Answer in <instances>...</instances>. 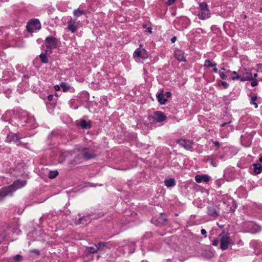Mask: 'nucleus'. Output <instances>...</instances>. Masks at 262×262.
<instances>
[{"label":"nucleus","instance_id":"26","mask_svg":"<svg viewBox=\"0 0 262 262\" xmlns=\"http://www.w3.org/2000/svg\"><path fill=\"white\" fill-rule=\"evenodd\" d=\"M95 246L96 247V248L94 247H89L87 248L88 251H89V253H96L99 250L98 245H95Z\"/></svg>","mask_w":262,"mask_h":262},{"label":"nucleus","instance_id":"47","mask_svg":"<svg viewBox=\"0 0 262 262\" xmlns=\"http://www.w3.org/2000/svg\"><path fill=\"white\" fill-rule=\"evenodd\" d=\"M53 98V95H49L48 96V100H49V101H51V100H52Z\"/></svg>","mask_w":262,"mask_h":262},{"label":"nucleus","instance_id":"21","mask_svg":"<svg viewBox=\"0 0 262 262\" xmlns=\"http://www.w3.org/2000/svg\"><path fill=\"white\" fill-rule=\"evenodd\" d=\"M29 25L34 27V29L38 30L41 27L40 23L39 20L36 18L31 19L29 21Z\"/></svg>","mask_w":262,"mask_h":262},{"label":"nucleus","instance_id":"20","mask_svg":"<svg viewBox=\"0 0 262 262\" xmlns=\"http://www.w3.org/2000/svg\"><path fill=\"white\" fill-rule=\"evenodd\" d=\"M97 245L99 250L102 249L104 247L110 249L113 246V244L111 242H99L98 243Z\"/></svg>","mask_w":262,"mask_h":262},{"label":"nucleus","instance_id":"2","mask_svg":"<svg viewBox=\"0 0 262 262\" xmlns=\"http://www.w3.org/2000/svg\"><path fill=\"white\" fill-rule=\"evenodd\" d=\"M167 116L161 111H156L149 115L147 119L151 124L161 123L167 120Z\"/></svg>","mask_w":262,"mask_h":262},{"label":"nucleus","instance_id":"8","mask_svg":"<svg viewBox=\"0 0 262 262\" xmlns=\"http://www.w3.org/2000/svg\"><path fill=\"white\" fill-rule=\"evenodd\" d=\"M177 143L187 150L191 151H193V145L194 143L192 140L181 138L177 140Z\"/></svg>","mask_w":262,"mask_h":262},{"label":"nucleus","instance_id":"15","mask_svg":"<svg viewBox=\"0 0 262 262\" xmlns=\"http://www.w3.org/2000/svg\"><path fill=\"white\" fill-rule=\"evenodd\" d=\"M210 179V177L207 174H197L195 177V181L200 183L202 182L207 183Z\"/></svg>","mask_w":262,"mask_h":262},{"label":"nucleus","instance_id":"17","mask_svg":"<svg viewBox=\"0 0 262 262\" xmlns=\"http://www.w3.org/2000/svg\"><path fill=\"white\" fill-rule=\"evenodd\" d=\"M156 97H157V99L158 102L161 105L166 104V103L167 101V99H165L164 97L163 90H161L160 91V93H158Z\"/></svg>","mask_w":262,"mask_h":262},{"label":"nucleus","instance_id":"51","mask_svg":"<svg viewBox=\"0 0 262 262\" xmlns=\"http://www.w3.org/2000/svg\"><path fill=\"white\" fill-rule=\"evenodd\" d=\"M60 86L59 85H56L55 86H54V88L55 89V90L56 91H58L60 90Z\"/></svg>","mask_w":262,"mask_h":262},{"label":"nucleus","instance_id":"48","mask_svg":"<svg viewBox=\"0 0 262 262\" xmlns=\"http://www.w3.org/2000/svg\"><path fill=\"white\" fill-rule=\"evenodd\" d=\"M257 67L258 70H262V64L259 63L257 64Z\"/></svg>","mask_w":262,"mask_h":262},{"label":"nucleus","instance_id":"9","mask_svg":"<svg viewBox=\"0 0 262 262\" xmlns=\"http://www.w3.org/2000/svg\"><path fill=\"white\" fill-rule=\"evenodd\" d=\"M27 184V181L24 180H17L15 181L13 183L9 186V188L10 189L12 193H13L16 190L21 188L22 187L26 186Z\"/></svg>","mask_w":262,"mask_h":262},{"label":"nucleus","instance_id":"58","mask_svg":"<svg viewBox=\"0 0 262 262\" xmlns=\"http://www.w3.org/2000/svg\"><path fill=\"white\" fill-rule=\"evenodd\" d=\"M232 72H231L230 70H228V71H226V73H231Z\"/></svg>","mask_w":262,"mask_h":262},{"label":"nucleus","instance_id":"14","mask_svg":"<svg viewBox=\"0 0 262 262\" xmlns=\"http://www.w3.org/2000/svg\"><path fill=\"white\" fill-rule=\"evenodd\" d=\"M12 193L9 187H6L0 189V201L3 200L7 196L12 195Z\"/></svg>","mask_w":262,"mask_h":262},{"label":"nucleus","instance_id":"28","mask_svg":"<svg viewBox=\"0 0 262 262\" xmlns=\"http://www.w3.org/2000/svg\"><path fill=\"white\" fill-rule=\"evenodd\" d=\"M60 87L61 88L62 91L64 92H67L70 89V85L64 82H61L60 84Z\"/></svg>","mask_w":262,"mask_h":262},{"label":"nucleus","instance_id":"45","mask_svg":"<svg viewBox=\"0 0 262 262\" xmlns=\"http://www.w3.org/2000/svg\"><path fill=\"white\" fill-rule=\"evenodd\" d=\"M213 143L214 145L215 146H216L217 147H219L220 146V143L219 142H218V141H213Z\"/></svg>","mask_w":262,"mask_h":262},{"label":"nucleus","instance_id":"19","mask_svg":"<svg viewBox=\"0 0 262 262\" xmlns=\"http://www.w3.org/2000/svg\"><path fill=\"white\" fill-rule=\"evenodd\" d=\"M91 222L90 215L83 216L75 221L76 225L86 224Z\"/></svg>","mask_w":262,"mask_h":262},{"label":"nucleus","instance_id":"34","mask_svg":"<svg viewBox=\"0 0 262 262\" xmlns=\"http://www.w3.org/2000/svg\"><path fill=\"white\" fill-rule=\"evenodd\" d=\"M217 83H218L219 85H222L224 87V88H225V89H227L229 86V84L227 82H226V81L218 80Z\"/></svg>","mask_w":262,"mask_h":262},{"label":"nucleus","instance_id":"10","mask_svg":"<svg viewBox=\"0 0 262 262\" xmlns=\"http://www.w3.org/2000/svg\"><path fill=\"white\" fill-rule=\"evenodd\" d=\"M96 154L93 149L84 148L83 149L82 157L85 160H90L96 158Z\"/></svg>","mask_w":262,"mask_h":262},{"label":"nucleus","instance_id":"59","mask_svg":"<svg viewBox=\"0 0 262 262\" xmlns=\"http://www.w3.org/2000/svg\"><path fill=\"white\" fill-rule=\"evenodd\" d=\"M145 26H146V25H143V27L144 28H145Z\"/></svg>","mask_w":262,"mask_h":262},{"label":"nucleus","instance_id":"43","mask_svg":"<svg viewBox=\"0 0 262 262\" xmlns=\"http://www.w3.org/2000/svg\"><path fill=\"white\" fill-rule=\"evenodd\" d=\"M30 252H32V253H35L37 254V255H39V253H40L39 251L38 250H37V249L32 250H31Z\"/></svg>","mask_w":262,"mask_h":262},{"label":"nucleus","instance_id":"55","mask_svg":"<svg viewBox=\"0 0 262 262\" xmlns=\"http://www.w3.org/2000/svg\"><path fill=\"white\" fill-rule=\"evenodd\" d=\"M24 77L25 78H29V76L28 75H24Z\"/></svg>","mask_w":262,"mask_h":262},{"label":"nucleus","instance_id":"29","mask_svg":"<svg viewBox=\"0 0 262 262\" xmlns=\"http://www.w3.org/2000/svg\"><path fill=\"white\" fill-rule=\"evenodd\" d=\"M166 221H167V219H166V217H163L162 215L160 217H159L158 220V223L157 224V225L161 226V225L164 224V223L166 222Z\"/></svg>","mask_w":262,"mask_h":262},{"label":"nucleus","instance_id":"11","mask_svg":"<svg viewBox=\"0 0 262 262\" xmlns=\"http://www.w3.org/2000/svg\"><path fill=\"white\" fill-rule=\"evenodd\" d=\"M67 24L68 28L72 33H75L79 27V21H77L76 19H71Z\"/></svg>","mask_w":262,"mask_h":262},{"label":"nucleus","instance_id":"44","mask_svg":"<svg viewBox=\"0 0 262 262\" xmlns=\"http://www.w3.org/2000/svg\"><path fill=\"white\" fill-rule=\"evenodd\" d=\"M212 67H213V71L215 73H217V69L216 68V64L215 63Z\"/></svg>","mask_w":262,"mask_h":262},{"label":"nucleus","instance_id":"27","mask_svg":"<svg viewBox=\"0 0 262 262\" xmlns=\"http://www.w3.org/2000/svg\"><path fill=\"white\" fill-rule=\"evenodd\" d=\"M58 174V172L57 170L50 171L48 174V177L53 179L56 178Z\"/></svg>","mask_w":262,"mask_h":262},{"label":"nucleus","instance_id":"24","mask_svg":"<svg viewBox=\"0 0 262 262\" xmlns=\"http://www.w3.org/2000/svg\"><path fill=\"white\" fill-rule=\"evenodd\" d=\"M258 99V98L256 95H253L251 96L250 103L251 105H253L255 108L258 107V104L256 102Z\"/></svg>","mask_w":262,"mask_h":262},{"label":"nucleus","instance_id":"46","mask_svg":"<svg viewBox=\"0 0 262 262\" xmlns=\"http://www.w3.org/2000/svg\"><path fill=\"white\" fill-rule=\"evenodd\" d=\"M165 96H166L167 98H169L171 97V93L170 92H166L165 93Z\"/></svg>","mask_w":262,"mask_h":262},{"label":"nucleus","instance_id":"42","mask_svg":"<svg viewBox=\"0 0 262 262\" xmlns=\"http://www.w3.org/2000/svg\"><path fill=\"white\" fill-rule=\"evenodd\" d=\"M152 28L151 27H148L146 30V32L150 34L152 33Z\"/></svg>","mask_w":262,"mask_h":262},{"label":"nucleus","instance_id":"23","mask_svg":"<svg viewBox=\"0 0 262 262\" xmlns=\"http://www.w3.org/2000/svg\"><path fill=\"white\" fill-rule=\"evenodd\" d=\"M254 171L256 174H259L262 172V165L259 163H255L253 164Z\"/></svg>","mask_w":262,"mask_h":262},{"label":"nucleus","instance_id":"40","mask_svg":"<svg viewBox=\"0 0 262 262\" xmlns=\"http://www.w3.org/2000/svg\"><path fill=\"white\" fill-rule=\"evenodd\" d=\"M219 241L218 239H214L212 242V245L214 246H216L218 245Z\"/></svg>","mask_w":262,"mask_h":262},{"label":"nucleus","instance_id":"37","mask_svg":"<svg viewBox=\"0 0 262 262\" xmlns=\"http://www.w3.org/2000/svg\"><path fill=\"white\" fill-rule=\"evenodd\" d=\"M176 1V0H167L166 2H165V4L167 5V6H171L173 4H174V3Z\"/></svg>","mask_w":262,"mask_h":262},{"label":"nucleus","instance_id":"31","mask_svg":"<svg viewBox=\"0 0 262 262\" xmlns=\"http://www.w3.org/2000/svg\"><path fill=\"white\" fill-rule=\"evenodd\" d=\"M215 63H212L210 60L207 59L205 61L204 67L209 68L212 67Z\"/></svg>","mask_w":262,"mask_h":262},{"label":"nucleus","instance_id":"18","mask_svg":"<svg viewBox=\"0 0 262 262\" xmlns=\"http://www.w3.org/2000/svg\"><path fill=\"white\" fill-rule=\"evenodd\" d=\"M174 56L175 58L180 62L186 61V59L184 56V53L181 50H177L174 53Z\"/></svg>","mask_w":262,"mask_h":262},{"label":"nucleus","instance_id":"50","mask_svg":"<svg viewBox=\"0 0 262 262\" xmlns=\"http://www.w3.org/2000/svg\"><path fill=\"white\" fill-rule=\"evenodd\" d=\"M231 122V121H229L228 122H225V123H222L221 125V127H224L225 126V125H226L227 124L230 123Z\"/></svg>","mask_w":262,"mask_h":262},{"label":"nucleus","instance_id":"41","mask_svg":"<svg viewBox=\"0 0 262 262\" xmlns=\"http://www.w3.org/2000/svg\"><path fill=\"white\" fill-rule=\"evenodd\" d=\"M201 233L202 235H204V237H206V234H207V232L206 231L205 229H202L201 230Z\"/></svg>","mask_w":262,"mask_h":262},{"label":"nucleus","instance_id":"38","mask_svg":"<svg viewBox=\"0 0 262 262\" xmlns=\"http://www.w3.org/2000/svg\"><path fill=\"white\" fill-rule=\"evenodd\" d=\"M257 84H258L257 80L256 79L253 78V80H252V82L251 83V86L254 87V86H256Z\"/></svg>","mask_w":262,"mask_h":262},{"label":"nucleus","instance_id":"25","mask_svg":"<svg viewBox=\"0 0 262 262\" xmlns=\"http://www.w3.org/2000/svg\"><path fill=\"white\" fill-rule=\"evenodd\" d=\"M49 52L48 50H46V54L41 53L39 55V58L42 63H47L48 62V59L47 57L46 54Z\"/></svg>","mask_w":262,"mask_h":262},{"label":"nucleus","instance_id":"13","mask_svg":"<svg viewBox=\"0 0 262 262\" xmlns=\"http://www.w3.org/2000/svg\"><path fill=\"white\" fill-rule=\"evenodd\" d=\"M6 140L8 142H14L17 145H19L20 144V138L16 134H8Z\"/></svg>","mask_w":262,"mask_h":262},{"label":"nucleus","instance_id":"36","mask_svg":"<svg viewBox=\"0 0 262 262\" xmlns=\"http://www.w3.org/2000/svg\"><path fill=\"white\" fill-rule=\"evenodd\" d=\"M219 75H220V78L222 79H225L227 78V75H226V72H220Z\"/></svg>","mask_w":262,"mask_h":262},{"label":"nucleus","instance_id":"39","mask_svg":"<svg viewBox=\"0 0 262 262\" xmlns=\"http://www.w3.org/2000/svg\"><path fill=\"white\" fill-rule=\"evenodd\" d=\"M27 29L28 32H33L34 31V28H32V26L27 25Z\"/></svg>","mask_w":262,"mask_h":262},{"label":"nucleus","instance_id":"1","mask_svg":"<svg viewBox=\"0 0 262 262\" xmlns=\"http://www.w3.org/2000/svg\"><path fill=\"white\" fill-rule=\"evenodd\" d=\"M17 123L18 126L27 125L33 128L36 127V122L34 117L29 116L28 113L24 110L18 111Z\"/></svg>","mask_w":262,"mask_h":262},{"label":"nucleus","instance_id":"53","mask_svg":"<svg viewBox=\"0 0 262 262\" xmlns=\"http://www.w3.org/2000/svg\"><path fill=\"white\" fill-rule=\"evenodd\" d=\"M231 73H232L233 74H234V75H236V76H237V74H237V73L236 71H233V72H232Z\"/></svg>","mask_w":262,"mask_h":262},{"label":"nucleus","instance_id":"3","mask_svg":"<svg viewBox=\"0 0 262 262\" xmlns=\"http://www.w3.org/2000/svg\"><path fill=\"white\" fill-rule=\"evenodd\" d=\"M46 47L47 49L49 50V53H52L53 49L58 48L60 45V41L59 39L49 36L46 38L45 40Z\"/></svg>","mask_w":262,"mask_h":262},{"label":"nucleus","instance_id":"30","mask_svg":"<svg viewBox=\"0 0 262 262\" xmlns=\"http://www.w3.org/2000/svg\"><path fill=\"white\" fill-rule=\"evenodd\" d=\"M74 16L76 17H79L82 14H84V11L82 10H80L79 9L74 10L73 12Z\"/></svg>","mask_w":262,"mask_h":262},{"label":"nucleus","instance_id":"35","mask_svg":"<svg viewBox=\"0 0 262 262\" xmlns=\"http://www.w3.org/2000/svg\"><path fill=\"white\" fill-rule=\"evenodd\" d=\"M207 161H210V164H211V165H212L213 167L216 166V164L213 162V158H212V156L208 157Z\"/></svg>","mask_w":262,"mask_h":262},{"label":"nucleus","instance_id":"6","mask_svg":"<svg viewBox=\"0 0 262 262\" xmlns=\"http://www.w3.org/2000/svg\"><path fill=\"white\" fill-rule=\"evenodd\" d=\"M142 45H140V47L137 48L133 53V57L136 61L142 59H145L148 57V54L146 51L141 47Z\"/></svg>","mask_w":262,"mask_h":262},{"label":"nucleus","instance_id":"49","mask_svg":"<svg viewBox=\"0 0 262 262\" xmlns=\"http://www.w3.org/2000/svg\"><path fill=\"white\" fill-rule=\"evenodd\" d=\"M176 39H177V37H176V36H173V37H172L171 38V42L174 43V42L176 41Z\"/></svg>","mask_w":262,"mask_h":262},{"label":"nucleus","instance_id":"52","mask_svg":"<svg viewBox=\"0 0 262 262\" xmlns=\"http://www.w3.org/2000/svg\"><path fill=\"white\" fill-rule=\"evenodd\" d=\"M131 246L133 248V251L132 252H130V253H133L134 250H135V244H132Z\"/></svg>","mask_w":262,"mask_h":262},{"label":"nucleus","instance_id":"32","mask_svg":"<svg viewBox=\"0 0 262 262\" xmlns=\"http://www.w3.org/2000/svg\"><path fill=\"white\" fill-rule=\"evenodd\" d=\"M13 259L15 262H20L23 260V256L20 254H17L13 256Z\"/></svg>","mask_w":262,"mask_h":262},{"label":"nucleus","instance_id":"22","mask_svg":"<svg viewBox=\"0 0 262 262\" xmlns=\"http://www.w3.org/2000/svg\"><path fill=\"white\" fill-rule=\"evenodd\" d=\"M165 185L167 187H173L176 185V182L173 178H170L169 179H166L164 181Z\"/></svg>","mask_w":262,"mask_h":262},{"label":"nucleus","instance_id":"12","mask_svg":"<svg viewBox=\"0 0 262 262\" xmlns=\"http://www.w3.org/2000/svg\"><path fill=\"white\" fill-rule=\"evenodd\" d=\"M208 215L213 218H216L219 215V212L216 206L211 205L207 208Z\"/></svg>","mask_w":262,"mask_h":262},{"label":"nucleus","instance_id":"16","mask_svg":"<svg viewBox=\"0 0 262 262\" xmlns=\"http://www.w3.org/2000/svg\"><path fill=\"white\" fill-rule=\"evenodd\" d=\"M78 125L83 129H88L92 126L91 121L90 120H85L81 119L79 121Z\"/></svg>","mask_w":262,"mask_h":262},{"label":"nucleus","instance_id":"57","mask_svg":"<svg viewBox=\"0 0 262 262\" xmlns=\"http://www.w3.org/2000/svg\"><path fill=\"white\" fill-rule=\"evenodd\" d=\"M221 70H222L224 72H225V71H226V69L224 68H222Z\"/></svg>","mask_w":262,"mask_h":262},{"label":"nucleus","instance_id":"54","mask_svg":"<svg viewBox=\"0 0 262 262\" xmlns=\"http://www.w3.org/2000/svg\"><path fill=\"white\" fill-rule=\"evenodd\" d=\"M257 77V73H255L254 75H253V78L255 79V78H256Z\"/></svg>","mask_w":262,"mask_h":262},{"label":"nucleus","instance_id":"7","mask_svg":"<svg viewBox=\"0 0 262 262\" xmlns=\"http://www.w3.org/2000/svg\"><path fill=\"white\" fill-rule=\"evenodd\" d=\"M220 239V248L222 250L227 249L229 246L232 243L230 237L227 235L222 233L219 235Z\"/></svg>","mask_w":262,"mask_h":262},{"label":"nucleus","instance_id":"33","mask_svg":"<svg viewBox=\"0 0 262 262\" xmlns=\"http://www.w3.org/2000/svg\"><path fill=\"white\" fill-rule=\"evenodd\" d=\"M221 99L224 102L225 104H228L230 102V100L228 96H224L222 98H221Z\"/></svg>","mask_w":262,"mask_h":262},{"label":"nucleus","instance_id":"56","mask_svg":"<svg viewBox=\"0 0 262 262\" xmlns=\"http://www.w3.org/2000/svg\"><path fill=\"white\" fill-rule=\"evenodd\" d=\"M259 161L262 163V156L259 158Z\"/></svg>","mask_w":262,"mask_h":262},{"label":"nucleus","instance_id":"5","mask_svg":"<svg viewBox=\"0 0 262 262\" xmlns=\"http://www.w3.org/2000/svg\"><path fill=\"white\" fill-rule=\"evenodd\" d=\"M199 9L200 12L198 14V16L200 19L205 20L210 17L208 6L206 3H200L199 4Z\"/></svg>","mask_w":262,"mask_h":262},{"label":"nucleus","instance_id":"4","mask_svg":"<svg viewBox=\"0 0 262 262\" xmlns=\"http://www.w3.org/2000/svg\"><path fill=\"white\" fill-rule=\"evenodd\" d=\"M251 71L249 69H243L240 71V74H237L236 76L232 77V79L239 80L241 81H251L253 79Z\"/></svg>","mask_w":262,"mask_h":262}]
</instances>
